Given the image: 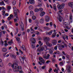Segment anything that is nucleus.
Instances as JSON below:
<instances>
[{
	"label": "nucleus",
	"instance_id": "1",
	"mask_svg": "<svg viewBox=\"0 0 73 73\" xmlns=\"http://www.w3.org/2000/svg\"><path fill=\"white\" fill-rule=\"evenodd\" d=\"M12 67L14 72H18L19 71L20 73H24V72L22 71L21 67L20 66H19L17 63H13Z\"/></svg>",
	"mask_w": 73,
	"mask_h": 73
},
{
	"label": "nucleus",
	"instance_id": "2",
	"mask_svg": "<svg viewBox=\"0 0 73 73\" xmlns=\"http://www.w3.org/2000/svg\"><path fill=\"white\" fill-rule=\"evenodd\" d=\"M65 5L64 3H62L61 5H58L57 6V8L58 10H60L61 9H63Z\"/></svg>",
	"mask_w": 73,
	"mask_h": 73
},
{
	"label": "nucleus",
	"instance_id": "3",
	"mask_svg": "<svg viewBox=\"0 0 73 73\" xmlns=\"http://www.w3.org/2000/svg\"><path fill=\"white\" fill-rule=\"evenodd\" d=\"M44 49V48L43 47H39L36 50V52L37 53H40L41 51H43Z\"/></svg>",
	"mask_w": 73,
	"mask_h": 73
},
{
	"label": "nucleus",
	"instance_id": "4",
	"mask_svg": "<svg viewBox=\"0 0 73 73\" xmlns=\"http://www.w3.org/2000/svg\"><path fill=\"white\" fill-rule=\"evenodd\" d=\"M24 58L25 59V57L24 55H23V57H21V56H19V59L20 61H21V62L23 63V64H24Z\"/></svg>",
	"mask_w": 73,
	"mask_h": 73
},
{
	"label": "nucleus",
	"instance_id": "5",
	"mask_svg": "<svg viewBox=\"0 0 73 73\" xmlns=\"http://www.w3.org/2000/svg\"><path fill=\"white\" fill-rule=\"evenodd\" d=\"M57 46L58 47V48L59 50H60L62 49V48H64V46H63V45H62L60 44H58Z\"/></svg>",
	"mask_w": 73,
	"mask_h": 73
},
{
	"label": "nucleus",
	"instance_id": "6",
	"mask_svg": "<svg viewBox=\"0 0 73 73\" xmlns=\"http://www.w3.org/2000/svg\"><path fill=\"white\" fill-rule=\"evenodd\" d=\"M39 59L40 61V62H41L42 64H45V61L43 59V58H42L41 57H39Z\"/></svg>",
	"mask_w": 73,
	"mask_h": 73
},
{
	"label": "nucleus",
	"instance_id": "7",
	"mask_svg": "<svg viewBox=\"0 0 73 73\" xmlns=\"http://www.w3.org/2000/svg\"><path fill=\"white\" fill-rule=\"evenodd\" d=\"M44 40L45 42L50 41V38L48 37H46L44 38Z\"/></svg>",
	"mask_w": 73,
	"mask_h": 73
},
{
	"label": "nucleus",
	"instance_id": "8",
	"mask_svg": "<svg viewBox=\"0 0 73 73\" xmlns=\"http://www.w3.org/2000/svg\"><path fill=\"white\" fill-rule=\"evenodd\" d=\"M49 56H50V55H49V54H48L47 56L44 55L43 56V58H45V59H49Z\"/></svg>",
	"mask_w": 73,
	"mask_h": 73
},
{
	"label": "nucleus",
	"instance_id": "9",
	"mask_svg": "<svg viewBox=\"0 0 73 73\" xmlns=\"http://www.w3.org/2000/svg\"><path fill=\"white\" fill-rule=\"evenodd\" d=\"M45 20L46 22H48V21H49V20H50L49 17L48 16H46L45 18Z\"/></svg>",
	"mask_w": 73,
	"mask_h": 73
},
{
	"label": "nucleus",
	"instance_id": "10",
	"mask_svg": "<svg viewBox=\"0 0 73 73\" xmlns=\"http://www.w3.org/2000/svg\"><path fill=\"white\" fill-rule=\"evenodd\" d=\"M21 28L22 29V31H23L24 30V24H23V22H21Z\"/></svg>",
	"mask_w": 73,
	"mask_h": 73
},
{
	"label": "nucleus",
	"instance_id": "11",
	"mask_svg": "<svg viewBox=\"0 0 73 73\" xmlns=\"http://www.w3.org/2000/svg\"><path fill=\"white\" fill-rule=\"evenodd\" d=\"M68 4L69 7H71L72 8H73V2H69Z\"/></svg>",
	"mask_w": 73,
	"mask_h": 73
},
{
	"label": "nucleus",
	"instance_id": "12",
	"mask_svg": "<svg viewBox=\"0 0 73 73\" xmlns=\"http://www.w3.org/2000/svg\"><path fill=\"white\" fill-rule=\"evenodd\" d=\"M30 40L33 44H35L36 42V39L34 38H31Z\"/></svg>",
	"mask_w": 73,
	"mask_h": 73
},
{
	"label": "nucleus",
	"instance_id": "13",
	"mask_svg": "<svg viewBox=\"0 0 73 73\" xmlns=\"http://www.w3.org/2000/svg\"><path fill=\"white\" fill-rule=\"evenodd\" d=\"M14 16L15 17H18V15H17V11H15L14 13Z\"/></svg>",
	"mask_w": 73,
	"mask_h": 73
},
{
	"label": "nucleus",
	"instance_id": "14",
	"mask_svg": "<svg viewBox=\"0 0 73 73\" xmlns=\"http://www.w3.org/2000/svg\"><path fill=\"white\" fill-rule=\"evenodd\" d=\"M57 18L58 20H59V21H60V22H61V21H62V18L61 16L59 15L58 16V18L57 17Z\"/></svg>",
	"mask_w": 73,
	"mask_h": 73
},
{
	"label": "nucleus",
	"instance_id": "15",
	"mask_svg": "<svg viewBox=\"0 0 73 73\" xmlns=\"http://www.w3.org/2000/svg\"><path fill=\"white\" fill-rule=\"evenodd\" d=\"M45 14V12L44 11H42L40 13V16L41 17L43 16Z\"/></svg>",
	"mask_w": 73,
	"mask_h": 73
},
{
	"label": "nucleus",
	"instance_id": "16",
	"mask_svg": "<svg viewBox=\"0 0 73 73\" xmlns=\"http://www.w3.org/2000/svg\"><path fill=\"white\" fill-rule=\"evenodd\" d=\"M29 3L31 4H34L35 3L34 0H29Z\"/></svg>",
	"mask_w": 73,
	"mask_h": 73
},
{
	"label": "nucleus",
	"instance_id": "17",
	"mask_svg": "<svg viewBox=\"0 0 73 73\" xmlns=\"http://www.w3.org/2000/svg\"><path fill=\"white\" fill-rule=\"evenodd\" d=\"M39 22L40 23H44V18H42L39 20Z\"/></svg>",
	"mask_w": 73,
	"mask_h": 73
},
{
	"label": "nucleus",
	"instance_id": "18",
	"mask_svg": "<svg viewBox=\"0 0 73 73\" xmlns=\"http://www.w3.org/2000/svg\"><path fill=\"white\" fill-rule=\"evenodd\" d=\"M2 50L3 52H7V49L5 48H2Z\"/></svg>",
	"mask_w": 73,
	"mask_h": 73
},
{
	"label": "nucleus",
	"instance_id": "19",
	"mask_svg": "<svg viewBox=\"0 0 73 73\" xmlns=\"http://www.w3.org/2000/svg\"><path fill=\"white\" fill-rule=\"evenodd\" d=\"M57 44V41L55 40H54L52 41V44L54 45H56Z\"/></svg>",
	"mask_w": 73,
	"mask_h": 73
},
{
	"label": "nucleus",
	"instance_id": "20",
	"mask_svg": "<svg viewBox=\"0 0 73 73\" xmlns=\"http://www.w3.org/2000/svg\"><path fill=\"white\" fill-rule=\"evenodd\" d=\"M56 33H57L56 32H55L54 33H53L52 35V38H54V37H55L56 36Z\"/></svg>",
	"mask_w": 73,
	"mask_h": 73
},
{
	"label": "nucleus",
	"instance_id": "21",
	"mask_svg": "<svg viewBox=\"0 0 73 73\" xmlns=\"http://www.w3.org/2000/svg\"><path fill=\"white\" fill-rule=\"evenodd\" d=\"M10 56L11 57L13 58H16V56L13 54H11Z\"/></svg>",
	"mask_w": 73,
	"mask_h": 73
},
{
	"label": "nucleus",
	"instance_id": "22",
	"mask_svg": "<svg viewBox=\"0 0 73 73\" xmlns=\"http://www.w3.org/2000/svg\"><path fill=\"white\" fill-rule=\"evenodd\" d=\"M29 10H32L33 9V7L32 5H30L29 6Z\"/></svg>",
	"mask_w": 73,
	"mask_h": 73
},
{
	"label": "nucleus",
	"instance_id": "23",
	"mask_svg": "<svg viewBox=\"0 0 73 73\" xmlns=\"http://www.w3.org/2000/svg\"><path fill=\"white\" fill-rule=\"evenodd\" d=\"M53 8L54 9L55 11H57V9H56V5L55 4H54L53 5Z\"/></svg>",
	"mask_w": 73,
	"mask_h": 73
},
{
	"label": "nucleus",
	"instance_id": "24",
	"mask_svg": "<svg viewBox=\"0 0 73 73\" xmlns=\"http://www.w3.org/2000/svg\"><path fill=\"white\" fill-rule=\"evenodd\" d=\"M0 44L2 46L4 45V42L2 40V39L0 41Z\"/></svg>",
	"mask_w": 73,
	"mask_h": 73
},
{
	"label": "nucleus",
	"instance_id": "25",
	"mask_svg": "<svg viewBox=\"0 0 73 73\" xmlns=\"http://www.w3.org/2000/svg\"><path fill=\"white\" fill-rule=\"evenodd\" d=\"M0 5H5L4 1H2L1 2H0Z\"/></svg>",
	"mask_w": 73,
	"mask_h": 73
},
{
	"label": "nucleus",
	"instance_id": "26",
	"mask_svg": "<svg viewBox=\"0 0 73 73\" xmlns=\"http://www.w3.org/2000/svg\"><path fill=\"white\" fill-rule=\"evenodd\" d=\"M70 19L71 20L70 21L71 23L72 22V21H71L72 20V14H70Z\"/></svg>",
	"mask_w": 73,
	"mask_h": 73
},
{
	"label": "nucleus",
	"instance_id": "27",
	"mask_svg": "<svg viewBox=\"0 0 73 73\" xmlns=\"http://www.w3.org/2000/svg\"><path fill=\"white\" fill-rule=\"evenodd\" d=\"M34 11L35 12H38L39 11V9L37 8H36L35 9Z\"/></svg>",
	"mask_w": 73,
	"mask_h": 73
},
{
	"label": "nucleus",
	"instance_id": "28",
	"mask_svg": "<svg viewBox=\"0 0 73 73\" xmlns=\"http://www.w3.org/2000/svg\"><path fill=\"white\" fill-rule=\"evenodd\" d=\"M16 18H15L14 19V22H16L17 20H19V18L18 17H16Z\"/></svg>",
	"mask_w": 73,
	"mask_h": 73
},
{
	"label": "nucleus",
	"instance_id": "29",
	"mask_svg": "<svg viewBox=\"0 0 73 73\" xmlns=\"http://www.w3.org/2000/svg\"><path fill=\"white\" fill-rule=\"evenodd\" d=\"M34 14V13H33V12L32 11H31L30 12V15L31 16H32V15H33Z\"/></svg>",
	"mask_w": 73,
	"mask_h": 73
},
{
	"label": "nucleus",
	"instance_id": "30",
	"mask_svg": "<svg viewBox=\"0 0 73 73\" xmlns=\"http://www.w3.org/2000/svg\"><path fill=\"white\" fill-rule=\"evenodd\" d=\"M44 28L45 30H49V28L48 27H45Z\"/></svg>",
	"mask_w": 73,
	"mask_h": 73
},
{
	"label": "nucleus",
	"instance_id": "31",
	"mask_svg": "<svg viewBox=\"0 0 73 73\" xmlns=\"http://www.w3.org/2000/svg\"><path fill=\"white\" fill-rule=\"evenodd\" d=\"M22 48L23 50H25V46H24V45H23L22 46Z\"/></svg>",
	"mask_w": 73,
	"mask_h": 73
},
{
	"label": "nucleus",
	"instance_id": "32",
	"mask_svg": "<svg viewBox=\"0 0 73 73\" xmlns=\"http://www.w3.org/2000/svg\"><path fill=\"white\" fill-rule=\"evenodd\" d=\"M13 9H14V12H15V11H17L16 10L17 9V8H16V7H13Z\"/></svg>",
	"mask_w": 73,
	"mask_h": 73
},
{
	"label": "nucleus",
	"instance_id": "33",
	"mask_svg": "<svg viewBox=\"0 0 73 73\" xmlns=\"http://www.w3.org/2000/svg\"><path fill=\"white\" fill-rule=\"evenodd\" d=\"M16 1H13V5H15V4H16Z\"/></svg>",
	"mask_w": 73,
	"mask_h": 73
},
{
	"label": "nucleus",
	"instance_id": "34",
	"mask_svg": "<svg viewBox=\"0 0 73 73\" xmlns=\"http://www.w3.org/2000/svg\"><path fill=\"white\" fill-rule=\"evenodd\" d=\"M43 11V9H42V8H40L39 9V11H40V12H41V11Z\"/></svg>",
	"mask_w": 73,
	"mask_h": 73
},
{
	"label": "nucleus",
	"instance_id": "35",
	"mask_svg": "<svg viewBox=\"0 0 73 73\" xmlns=\"http://www.w3.org/2000/svg\"><path fill=\"white\" fill-rule=\"evenodd\" d=\"M32 18L33 20H36V17L35 16H32Z\"/></svg>",
	"mask_w": 73,
	"mask_h": 73
},
{
	"label": "nucleus",
	"instance_id": "36",
	"mask_svg": "<svg viewBox=\"0 0 73 73\" xmlns=\"http://www.w3.org/2000/svg\"><path fill=\"white\" fill-rule=\"evenodd\" d=\"M52 32H53V31H51L50 32L48 33V34L49 35H50L52 34Z\"/></svg>",
	"mask_w": 73,
	"mask_h": 73
},
{
	"label": "nucleus",
	"instance_id": "37",
	"mask_svg": "<svg viewBox=\"0 0 73 73\" xmlns=\"http://www.w3.org/2000/svg\"><path fill=\"white\" fill-rule=\"evenodd\" d=\"M71 69V66H68L67 67V70L70 69Z\"/></svg>",
	"mask_w": 73,
	"mask_h": 73
},
{
	"label": "nucleus",
	"instance_id": "38",
	"mask_svg": "<svg viewBox=\"0 0 73 73\" xmlns=\"http://www.w3.org/2000/svg\"><path fill=\"white\" fill-rule=\"evenodd\" d=\"M12 40H11V41H9L8 42V44L10 45H11L12 44Z\"/></svg>",
	"mask_w": 73,
	"mask_h": 73
},
{
	"label": "nucleus",
	"instance_id": "39",
	"mask_svg": "<svg viewBox=\"0 0 73 73\" xmlns=\"http://www.w3.org/2000/svg\"><path fill=\"white\" fill-rule=\"evenodd\" d=\"M52 70V69L51 68H50L49 70H48V72L49 73H50Z\"/></svg>",
	"mask_w": 73,
	"mask_h": 73
},
{
	"label": "nucleus",
	"instance_id": "40",
	"mask_svg": "<svg viewBox=\"0 0 73 73\" xmlns=\"http://www.w3.org/2000/svg\"><path fill=\"white\" fill-rule=\"evenodd\" d=\"M31 46H32V48L33 49H34V48H35V45L31 44Z\"/></svg>",
	"mask_w": 73,
	"mask_h": 73
},
{
	"label": "nucleus",
	"instance_id": "41",
	"mask_svg": "<svg viewBox=\"0 0 73 73\" xmlns=\"http://www.w3.org/2000/svg\"><path fill=\"white\" fill-rule=\"evenodd\" d=\"M16 39L18 42H19V41H20V38H19L17 37L16 38Z\"/></svg>",
	"mask_w": 73,
	"mask_h": 73
},
{
	"label": "nucleus",
	"instance_id": "42",
	"mask_svg": "<svg viewBox=\"0 0 73 73\" xmlns=\"http://www.w3.org/2000/svg\"><path fill=\"white\" fill-rule=\"evenodd\" d=\"M46 45H47V46H48V45H49V42H48V41L47 42H45Z\"/></svg>",
	"mask_w": 73,
	"mask_h": 73
},
{
	"label": "nucleus",
	"instance_id": "43",
	"mask_svg": "<svg viewBox=\"0 0 73 73\" xmlns=\"http://www.w3.org/2000/svg\"><path fill=\"white\" fill-rule=\"evenodd\" d=\"M67 72H68V73H71V70H70V69L67 70Z\"/></svg>",
	"mask_w": 73,
	"mask_h": 73
},
{
	"label": "nucleus",
	"instance_id": "44",
	"mask_svg": "<svg viewBox=\"0 0 73 73\" xmlns=\"http://www.w3.org/2000/svg\"><path fill=\"white\" fill-rule=\"evenodd\" d=\"M45 67H46V66H42V69H45Z\"/></svg>",
	"mask_w": 73,
	"mask_h": 73
},
{
	"label": "nucleus",
	"instance_id": "45",
	"mask_svg": "<svg viewBox=\"0 0 73 73\" xmlns=\"http://www.w3.org/2000/svg\"><path fill=\"white\" fill-rule=\"evenodd\" d=\"M3 66V63H2L1 64H0V67L2 68Z\"/></svg>",
	"mask_w": 73,
	"mask_h": 73
},
{
	"label": "nucleus",
	"instance_id": "46",
	"mask_svg": "<svg viewBox=\"0 0 73 73\" xmlns=\"http://www.w3.org/2000/svg\"><path fill=\"white\" fill-rule=\"evenodd\" d=\"M19 52L21 53L22 54H23V52L22 51H21V50H20V49H19Z\"/></svg>",
	"mask_w": 73,
	"mask_h": 73
},
{
	"label": "nucleus",
	"instance_id": "47",
	"mask_svg": "<svg viewBox=\"0 0 73 73\" xmlns=\"http://www.w3.org/2000/svg\"><path fill=\"white\" fill-rule=\"evenodd\" d=\"M55 50H57V46H56L54 48Z\"/></svg>",
	"mask_w": 73,
	"mask_h": 73
},
{
	"label": "nucleus",
	"instance_id": "48",
	"mask_svg": "<svg viewBox=\"0 0 73 73\" xmlns=\"http://www.w3.org/2000/svg\"><path fill=\"white\" fill-rule=\"evenodd\" d=\"M13 17V15L11 14L10 15V17L12 19V17Z\"/></svg>",
	"mask_w": 73,
	"mask_h": 73
},
{
	"label": "nucleus",
	"instance_id": "49",
	"mask_svg": "<svg viewBox=\"0 0 73 73\" xmlns=\"http://www.w3.org/2000/svg\"><path fill=\"white\" fill-rule=\"evenodd\" d=\"M52 53H53V51H52V50H50L49 51V53L50 54H52Z\"/></svg>",
	"mask_w": 73,
	"mask_h": 73
},
{
	"label": "nucleus",
	"instance_id": "50",
	"mask_svg": "<svg viewBox=\"0 0 73 73\" xmlns=\"http://www.w3.org/2000/svg\"><path fill=\"white\" fill-rule=\"evenodd\" d=\"M7 8L8 9H10L11 8V7L10 6H8L7 7Z\"/></svg>",
	"mask_w": 73,
	"mask_h": 73
},
{
	"label": "nucleus",
	"instance_id": "51",
	"mask_svg": "<svg viewBox=\"0 0 73 73\" xmlns=\"http://www.w3.org/2000/svg\"><path fill=\"white\" fill-rule=\"evenodd\" d=\"M1 9L2 10H5V8H4V7H2L1 8Z\"/></svg>",
	"mask_w": 73,
	"mask_h": 73
},
{
	"label": "nucleus",
	"instance_id": "52",
	"mask_svg": "<svg viewBox=\"0 0 73 73\" xmlns=\"http://www.w3.org/2000/svg\"><path fill=\"white\" fill-rule=\"evenodd\" d=\"M48 46L50 47H51V46H52V44H49Z\"/></svg>",
	"mask_w": 73,
	"mask_h": 73
},
{
	"label": "nucleus",
	"instance_id": "53",
	"mask_svg": "<svg viewBox=\"0 0 73 73\" xmlns=\"http://www.w3.org/2000/svg\"><path fill=\"white\" fill-rule=\"evenodd\" d=\"M64 25H65V26H66L67 25V24H66V22H65V23H63Z\"/></svg>",
	"mask_w": 73,
	"mask_h": 73
},
{
	"label": "nucleus",
	"instance_id": "54",
	"mask_svg": "<svg viewBox=\"0 0 73 73\" xmlns=\"http://www.w3.org/2000/svg\"><path fill=\"white\" fill-rule=\"evenodd\" d=\"M11 18L9 17L7 18V20H11Z\"/></svg>",
	"mask_w": 73,
	"mask_h": 73
},
{
	"label": "nucleus",
	"instance_id": "55",
	"mask_svg": "<svg viewBox=\"0 0 73 73\" xmlns=\"http://www.w3.org/2000/svg\"><path fill=\"white\" fill-rule=\"evenodd\" d=\"M4 27L5 28H6V29H7V25H4Z\"/></svg>",
	"mask_w": 73,
	"mask_h": 73
},
{
	"label": "nucleus",
	"instance_id": "56",
	"mask_svg": "<svg viewBox=\"0 0 73 73\" xmlns=\"http://www.w3.org/2000/svg\"><path fill=\"white\" fill-rule=\"evenodd\" d=\"M50 62H50H49V60H47L46 62V64H48V63H49V62Z\"/></svg>",
	"mask_w": 73,
	"mask_h": 73
},
{
	"label": "nucleus",
	"instance_id": "57",
	"mask_svg": "<svg viewBox=\"0 0 73 73\" xmlns=\"http://www.w3.org/2000/svg\"><path fill=\"white\" fill-rule=\"evenodd\" d=\"M5 15L6 16H8L9 15V14L7 13H6V14H5Z\"/></svg>",
	"mask_w": 73,
	"mask_h": 73
},
{
	"label": "nucleus",
	"instance_id": "58",
	"mask_svg": "<svg viewBox=\"0 0 73 73\" xmlns=\"http://www.w3.org/2000/svg\"><path fill=\"white\" fill-rule=\"evenodd\" d=\"M50 25L51 26H52V25H53V24H52V22H50Z\"/></svg>",
	"mask_w": 73,
	"mask_h": 73
},
{
	"label": "nucleus",
	"instance_id": "59",
	"mask_svg": "<svg viewBox=\"0 0 73 73\" xmlns=\"http://www.w3.org/2000/svg\"><path fill=\"white\" fill-rule=\"evenodd\" d=\"M2 23L3 24H4V23H5V21H4V20L2 19Z\"/></svg>",
	"mask_w": 73,
	"mask_h": 73
},
{
	"label": "nucleus",
	"instance_id": "60",
	"mask_svg": "<svg viewBox=\"0 0 73 73\" xmlns=\"http://www.w3.org/2000/svg\"><path fill=\"white\" fill-rule=\"evenodd\" d=\"M4 45H5V46H7V45H8V44H7V43H5Z\"/></svg>",
	"mask_w": 73,
	"mask_h": 73
},
{
	"label": "nucleus",
	"instance_id": "61",
	"mask_svg": "<svg viewBox=\"0 0 73 73\" xmlns=\"http://www.w3.org/2000/svg\"><path fill=\"white\" fill-rule=\"evenodd\" d=\"M64 46H66V47H67V46H68L67 44H66L65 43L64 44Z\"/></svg>",
	"mask_w": 73,
	"mask_h": 73
},
{
	"label": "nucleus",
	"instance_id": "62",
	"mask_svg": "<svg viewBox=\"0 0 73 73\" xmlns=\"http://www.w3.org/2000/svg\"><path fill=\"white\" fill-rule=\"evenodd\" d=\"M30 31V30L29 29H28L27 30V32H28V33H29Z\"/></svg>",
	"mask_w": 73,
	"mask_h": 73
},
{
	"label": "nucleus",
	"instance_id": "63",
	"mask_svg": "<svg viewBox=\"0 0 73 73\" xmlns=\"http://www.w3.org/2000/svg\"><path fill=\"white\" fill-rule=\"evenodd\" d=\"M60 65H61V66L62 65H63L62 62H60Z\"/></svg>",
	"mask_w": 73,
	"mask_h": 73
},
{
	"label": "nucleus",
	"instance_id": "64",
	"mask_svg": "<svg viewBox=\"0 0 73 73\" xmlns=\"http://www.w3.org/2000/svg\"><path fill=\"white\" fill-rule=\"evenodd\" d=\"M12 22L11 21H9V24H12Z\"/></svg>",
	"mask_w": 73,
	"mask_h": 73
}]
</instances>
